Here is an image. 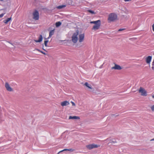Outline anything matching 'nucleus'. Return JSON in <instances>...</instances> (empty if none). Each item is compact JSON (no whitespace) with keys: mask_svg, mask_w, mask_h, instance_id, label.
<instances>
[{"mask_svg":"<svg viewBox=\"0 0 154 154\" xmlns=\"http://www.w3.org/2000/svg\"><path fill=\"white\" fill-rule=\"evenodd\" d=\"M5 14H0V18H2V17L4 16Z\"/></svg>","mask_w":154,"mask_h":154,"instance_id":"25","label":"nucleus"},{"mask_svg":"<svg viewBox=\"0 0 154 154\" xmlns=\"http://www.w3.org/2000/svg\"><path fill=\"white\" fill-rule=\"evenodd\" d=\"M153 140H154V138L153 139H152L151 140H150V141H153Z\"/></svg>","mask_w":154,"mask_h":154,"instance_id":"32","label":"nucleus"},{"mask_svg":"<svg viewBox=\"0 0 154 154\" xmlns=\"http://www.w3.org/2000/svg\"><path fill=\"white\" fill-rule=\"evenodd\" d=\"M87 11L88 12H89L92 14H95V13L94 12V11H92V10H88Z\"/></svg>","mask_w":154,"mask_h":154,"instance_id":"19","label":"nucleus"},{"mask_svg":"<svg viewBox=\"0 0 154 154\" xmlns=\"http://www.w3.org/2000/svg\"><path fill=\"white\" fill-rule=\"evenodd\" d=\"M124 29H120L119 30V31H121L124 30Z\"/></svg>","mask_w":154,"mask_h":154,"instance_id":"29","label":"nucleus"},{"mask_svg":"<svg viewBox=\"0 0 154 154\" xmlns=\"http://www.w3.org/2000/svg\"><path fill=\"white\" fill-rule=\"evenodd\" d=\"M84 85L86 86L89 89H92L91 86V85H89L88 83L87 82H85L84 84Z\"/></svg>","mask_w":154,"mask_h":154,"instance_id":"17","label":"nucleus"},{"mask_svg":"<svg viewBox=\"0 0 154 154\" xmlns=\"http://www.w3.org/2000/svg\"><path fill=\"white\" fill-rule=\"evenodd\" d=\"M69 102L67 101H64L61 103V105L62 106H66L69 105Z\"/></svg>","mask_w":154,"mask_h":154,"instance_id":"11","label":"nucleus"},{"mask_svg":"<svg viewBox=\"0 0 154 154\" xmlns=\"http://www.w3.org/2000/svg\"><path fill=\"white\" fill-rule=\"evenodd\" d=\"M71 103H72V105L73 106H75V103L72 101L71 102Z\"/></svg>","mask_w":154,"mask_h":154,"instance_id":"26","label":"nucleus"},{"mask_svg":"<svg viewBox=\"0 0 154 154\" xmlns=\"http://www.w3.org/2000/svg\"><path fill=\"white\" fill-rule=\"evenodd\" d=\"M43 39V37L42 35H39L38 39L37 40H35V41L36 42H40L42 41Z\"/></svg>","mask_w":154,"mask_h":154,"instance_id":"12","label":"nucleus"},{"mask_svg":"<svg viewBox=\"0 0 154 154\" xmlns=\"http://www.w3.org/2000/svg\"><path fill=\"white\" fill-rule=\"evenodd\" d=\"M73 150H73L72 149H68V151H71V152H73Z\"/></svg>","mask_w":154,"mask_h":154,"instance_id":"24","label":"nucleus"},{"mask_svg":"<svg viewBox=\"0 0 154 154\" xmlns=\"http://www.w3.org/2000/svg\"><path fill=\"white\" fill-rule=\"evenodd\" d=\"M68 149H63V150L60 151L58 152V153H59L60 152H63V151H68Z\"/></svg>","mask_w":154,"mask_h":154,"instance_id":"23","label":"nucleus"},{"mask_svg":"<svg viewBox=\"0 0 154 154\" xmlns=\"http://www.w3.org/2000/svg\"><path fill=\"white\" fill-rule=\"evenodd\" d=\"M42 49H43V50H44L45 51H46L45 49H44V48H43Z\"/></svg>","mask_w":154,"mask_h":154,"instance_id":"33","label":"nucleus"},{"mask_svg":"<svg viewBox=\"0 0 154 154\" xmlns=\"http://www.w3.org/2000/svg\"><path fill=\"white\" fill-rule=\"evenodd\" d=\"M79 34V32L77 31L73 34L72 37V42L74 43H75L77 42L78 40V35Z\"/></svg>","mask_w":154,"mask_h":154,"instance_id":"3","label":"nucleus"},{"mask_svg":"<svg viewBox=\"0 0 154 154\" xmlns=\"http://www.w3.org/2000/svg\"><path fill=\"white\" fill-rule=\"evenodd\" d=\"M138 91L139 93H140L141 95L142 96H146L147 95V91L143 88L140 87Z\"/></svg>","mask_w":154,"mask_h":154,"instance_id":"5","label":"nucleus"},{"mask_svg":"<svg viewBox=\"0 0 154 154\" xmlns=\"http://www.w3.org/2000/svg\"><path fill=\"white\" fill-rule=\"evenodd\" d=\"M66 7V5H61L57 7V8L60 9Z\"/></svg>","mask_w":154,"mask_h":154,"instance_id":"16","label":"nucleus"},{"mask_svg":"<svg viewBox=\"0 0 154 154\" xmlns=\"http://www.w3.org/2000/svg\"><path fill=\"white\" fill-rule=\"evenodd\" d=\"M32 18L35 20H38L39 19V16L38 11L35 10L32 13Z\"/></svg>","mask_w":154,"mask_h":154,"instance_id":"4","label":"nucleus"},{"mask_svg":"<svg viewBox=\"0 0 154 154\" xmlns=\"http://www.w3.org/2000/svg\"><path fill=\"white\" fill-rule=\"evenodd\" d=\"M151 109L152 111L154 112V105L152 106L151 107Z\"/></svg>","mask_w":154,"mask_h":154,"instance_id":"22","label":"nucleus"},{"mask_svg":"<svg viewBox=\"0 0 154 154\" xmlns=\"http://www.w3.org/2000/svg\"><path fill=\"white\" fill-rule=\"evenodd\" d=\"M152 66L151 68L153 70H154V60H153V61L152 62Z\"/></svg>","mask_w":154,"mask_h":154,"instance_id":"20","label":"nucleus"},{"mask_svg":"<svg viewBox=\"0 0 154 154\" xmlns=\"http://www.w3.org/2000/svg\"><path fill=\"white\" fill-rule=\"evenodd\" d=\"M79 42H82L83 41L84 39L85 35L84 34H80L79 35Z\"/></svg>","mask_w":154,"mask_h":154,"instance_id":"8","label":"nucleus"},{"mask_svg":"<svg viewBox=\"0 0 154 154\" xmlns=\"http://www.w3.org/2000/svg\"><path fill=\"white\" fill-rule=\"evenodd\" d=\"M98 146L97 145L92 144L88 145L86 146V147L89 149H91L93 148L98 147Z\"/></svg>","mask_w":154,"mask_h":154,"instance_id":"6","label":"nucleus"},{"mask_svg":"<svg viewBox=\"0 0 154 154\" xmlns=\"http://www.w3.org/2000/svg\"><path fill=\"white\" fill-rule=\"evenodd\" d=\"M125 1H126V0H125Z\"/></svg>","mask_w":154,"mask_h":154,"instance_id":"34","label":"nucleus"},{"mask_svg":"<svg viewBox=\"0 0 154 154\" xmlns=\"http://www.w3.org/2000/svg\"><path fill=\"white\" fill-rule=\"evenodd\" d=\"M36 50H37V51H38L40 52H41V51H40L39 49H36Z\"/></svg>","mask_w":154,"mask_h":154,"instance_id":"30","label":"nucleus"},{"mask_svg":"<svg viewBox=\"0 0 154 154\" xmlns=\"http://www.w3.org/2000/svg\"><path fill=\"white\" fill-rule=\"evenodd\" d=\"M48 40H46V41H45V42H44V44H45V46L46 47H48V46L47 45V43H48Z\"/></svg>","mask_w":154,"mask_h":154,"instance_id":"21","label":"nucleus"},{"mask_svg":"<svg viewBox=\"0 0 154 154\" xmlns=\"http://www.w3.org/2000/svg\"><path fill=\"white\" fill-rule=\"evenodd\" d=\"M54 29L53 30H51L50 32H49V37L48 38H51L52 35H53L54 34Z\"/></svg>","mask_w":154,"mask_h":154,"instance_id":"15","label":"nucleus"},{"mask_svg":"<svg viewBox=\"0 0 154 154\" xmlns=\"http://www.w3.org/2000/svg\"><path fill=\"white\" fill-rule=\"evenodd\" d=\"M152 30H153V31L154 32V24L152 25Z\"/></svg>","mask_w":154,"mask_h":154,"instance_id":"27","label":"nucleus"},{"mask_svg":"<svg viewBox=\"0 0 154 154\" xmlns=\"http://www.w3.org/2000/svg\"><path fill=\"white\" fill-rule=\"evenodd\" d=\"M152 98H154V95H152Z\"/></svg>","mask_w":154,"mask_h":154,"instance_id":"31","label":"nucleus"},{"mask_svg":"<svg viewBox=\"0 0 154 154\" xmlns=\"http://www.w3.org/2000/svg\"><path fill=\"white\" fill-rule=\"evenodd\" d=\"M5 87L7 91H13V89L11 87L10 85L8 82H5Z\"/></svg>","mask_w":154,"mask_h":154,"instance_id":"7","label":"nucleus"},{"mask_svg":"<svg viewBox=\"0 0 154 154\" xmlns=\"http://www.w3.org/2000/svg\"><path fill=\"white\" fill-rule=\"evenodd\" d=\"M90 23L91 24L93 23L95 24L92 28V30H96L100 28L101 25L100 20H98L97 21H91Z\"/></svg>","mask_w":154,"mask_h":154,"instance_id":"1","label":"nucleus"},{"mask_svg":"<svg viewBox=\"0 0 154 154\" xmlns=\"http://www.w3.org/2000/svg\"><path fill=\"white\" fill-rule=\"evenodd\" d=\"M122 69V68L119 65L115 64V66L112 67V69H117L120 70Z\"/></svg>","mask_w":154,"mask_h":154,"instance_id":"10","label":"nucleus"},{"mask_svg":"<svg viewBox=\"0 0 154 154\" xmlns=\"http://www.w3.org/2000/svg\"><path fill=\"white\" fill-rule=\"evenodd\" d=\"M117 15L114 13H111L109 14L108 19L109 22L113 21L117 19Z\"/></svg>","mask_w":154,"mask_h":154,"instance_id":"2","label":"nucleus"},{"mask_svg":"<svg viewBox=\"0 0 154 154\" xmlns=\"http://www.w3.org/2000/svg\"><path fill=\"white\" fill-rule=\"evenodd\" d=\"M41 53H42V54H44L45 55H46V54L44 52L41 51Z\"/></svg>","mask_w":154,"mask_h":154,"instance_id":"28","label":"nucleus"},{"mask_svg":"<svg viewBox=\"0 0 154 154\" xmlns=\"http://www.w3.org/2000/svg\"><path fill=\"white\" fill-rule=\"evenodd\" d=\"M152 59V56H148L146 57L145 58V61L146 63L149 64L151 62Z\"/></svg>","mask_w":154,"mask_h":154,"instance_id":"9","label":"nucleus"},{"mask_svg":"<svg viewBox=\"0 0 154 154\" xmlns=\"http://www.w3.org/2000/svg\"><path fill=\"white\" fill-rule=\"evenodd\" d=\"M61 24V23L60 22H57L56 23V27L60 26Z\"/></svg>","mask_w":154,"mask_h":154,"instance_id":"18","label":"nucleus"},{"mask_svg":"<svg viewBox=\"0 0 154 154\" xmlns=\"http://www.w3.org/2000/svg\"><path fill=\"white\" fill-rule=\"evenodd\" d=\"M11 17L8 18L7 19L4 20L3 21V22L5 24H7L8 23V22L11 20Z\"/></svg>","mask_w":154,"mask_h":154,"instance_id":"14","label":"nucleus"},{"mask_svg":"<svg viewBox=\"0 0 154 154\" xmlns=\"http://www.w3.org/2000/svg\"><path fill=\"white\" fill-rule=\"evenodd\" d=\"M69 119H80V117L79 116H70L69 117Z\"/></svg>","mask_w":154,"mask_h":154,"instance_id":"13","label":"nucleus"}]
</instances>
